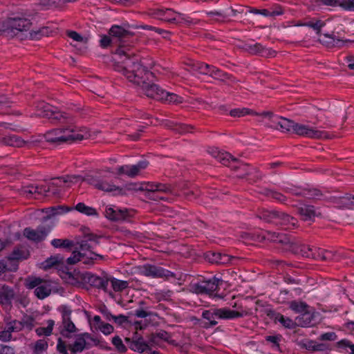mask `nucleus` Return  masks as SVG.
Here are the masks:
<instances>
[{"label":"nucleus","mask_w":354,"mask_h":354,"mask_svg":"<svg viewBox=\"0 0 354 354\" xmlns=\"http://www.w3.org/2000/svg\"><path fill=\"white\" fill-rule=\"evenodd\" d=\"M114 53L119 57L113 65L115 71L121 72L130 82L139 85L148 97L162 100L165 90L153 83L155 75L143 65L139 55L130 52L124 44H120Z\"/></svg>","instance_id":"obj_1"},{"label":"nucleus","mask_w":354,"mask_h":354,"mask_svg":"<svg viewBox=\"0 0 354 354\" xmlns=\"http://www.w3.org/2000/svg\"><path fill=\"white\" fill-rule=\"evenodd\" d=\"M100 345V347L104 348L106 351H111V348L108 346H104V343H100L98 340L94 339L88 333H84L75 336V339L73 343H71L68 340H63L61 337L58 338L57 344V350L61 354H68L67 348L72 353H80L84 349H88L93 345Z\"/></svg>","instance_id":"obj_2"},{"label":"nucleus","mask_w":354,"mask_h":354,"mask_svg":"<svg viewBox=\"0 0 354 354\" xmlns=\"http://www.w3.org/2000/svg\"><path fill=\"white\" fill-rule=\"evenodd\" d=\"M276 124L277 125L275 127H269L275 129H281L282 131H292L298 136L309 138L319 139L322 138H329L326 131H319L315 128L310 127L308 125L297 123L293 120L283 117H280L279 120L276 123Z\"/></svg>","instance_id":"obj_3"},{"label":"nucleus","mask_w":354,"mask_h":354,"mask_svg":"<svg viewBox=\"0 0 354 354\" xmlns=\"http://www.w3.org/2000/svg\"><path fill=\"white\" fill-rule=\"evenodd\" d=\"M247 314V312L245 310L236 311L228 308H212L209 310H205L202 313V317L209 321V323H205L203 327L207 328L215 326L218 324L216 319H234L243 317Z\"/></svg>","instance_id":"obj_4"},{"label":"nucleus","mask_w":354,"mask_h":354,"mask_svg":"<svg viewBox=\"0 0 354 354\" xmlns=\"http://www.w3.org/2000/svg\"><path fill=\"white\" fill-rule=\"evenodd\" d=\"M37 115L50 119L53 123H60L66 124V127L71 126L75 128L73 126L74 118L71 114L58 111L57 108L49 104L39 103L37 106Z\"/></svg>","instance_id":"obj_5"},{"label":"nucleus","mask_w":354,"mask_h":354,"mask_svg":"<svg viewBox=\"0 0 354 354\" xmlns=\"http://www.w3.org/2000/svg\"><path fill=\"white\" fill-rule=\"evenodd\" d=\"M75 128L71 126L64 127L48 131L44 135V137L46 142L59 145L63 143H71L76 140H82L83 136L80 133H75Z\"/></svg>","instance_id":"obj_6"},{"label":"nucleus","mask_w":354,"mask_h":354,"mask_svg":"<svg viewBox=\"0 0 354 354\" xmlns=\"http://www.w3.org/2000/svg\"><path fill=\"white\" fill-rule=\"evenodd\" d=\"M82 181L93 185L96 189L106 192H113V195H126V191L122 188L107 182L100 172L86 174Z\"/></svg>","instance_id":"obj_7"},{"label":"nucleus","mask_w":354,"mask_h":354,"mask_svg":"<svg viewBox=\"0 0 354 354\" xmlns=\"http://www.w3.org/2000/svg\"><path fill=\"white\" fill-rule=\"evenodd\" d=\"M258 216L260 219L268 223L276 225L286 226L287 228H289L290 226H296L297 223V219L294 217L277 210H263L259 212Z\"/></svg>","instance_id":"obj_8"},{"label":"nucleus","mask_w":354,"mask_h":354,"mask_svg":"<svg viewBox=\"0 0 354 354\" xmlns=\"http://www.w3.org/2000/svg\"><path fill=\"white\" fill-rule=\"evenodd\" d=\"M80 278L84 283L89 284L91 286L107 292V288L109 282V277L107 274L103 273L102 276H97L89 272L81 273Z\"/></svg>","instance_id":"obj_9"},{"label":"nucleus","mask_w":354,"mask_h":354,"mask_svg":"<svg viewBox=\"0 0 354 354\" xmlns=\"http://www.w3.org/2000/svg\"><path fill=\"white\" fill-rule=\"evenodd\" d=\"M223 281L216 277H213L209 279H204L192 285V289L196 294H205L211 295L214 292L216 291L220 286L222 285Z\"/></svg>","instance_id":"obj_10"},{"label":"nucleus","mask_w":354,"mask_h":354,"mask_svg":"<svg viewBox=\"0 0 354 354\" xmlns=\"http://www.w3.org/2000/svg\"><path fill=\"white\" fill-rule=\"evenodd\" d=\"M140 273L146 277L153 278L176 279V274L162 267L151 264H145L140 268Z\"/></svg>","instance_id":"obj_11"},{"label":"nucleus","mask_w":354,"mask_h":354,"mask_svg":"<svg viewBox=\"0 0 354 354\" xmlns=\"http://www.w3.org/2000/svg\"><path fill=\"white\" fill-rule=\"evenodd\" d=\"M51 229L52 226L49 225H40L36 230L26 227L24 230V236L30 241L39 243L45 239Z\"/></svg>","instance_id":"obj_12"},{"label":"nucleus","mask_w":354,"mask_h":354,"mask_svg":"<svg viewBox=\"0 0 354 354\" xmlns=\"http://www.w3.org/2000/svg\"><path fill=\"white\" fill-rule=\"evenodd\" d=\"M41 265L44 270L55 267L57 269L62 270L63 272L68 274L69 278H73L72 273L68 271V268L64 265V257L60 255L51 256L46 259Z\"/></svg>","instance_id":"obj_13"},{"label":"nucleus","mask_w":354,"mask_h":354,"mask_svg":"<svg viewBox=\"0 0 354 354\" xmlns=\"http://www.w3.org/2000/svg\"><path fill=\"white\" fill-rule=\"evenodd\" d=\"M5 22L7 30L10 29L11 31L14 30L18 32L27 31L32 25L30 19L19 17H8Z\"/></svg>","instance_id":"obj_14"},{"label":"nucleus","mask_w":354,"mask_h":354,"mask_svg":"<svg viewBox=\"0 0 354 354\" xmlns=\"http://www.w3.org/2000/svg\"><path fill=\"white\" fill-rule=\"evenodd\" d=\"M127 346L133 351L142 353L143 352L150 351V346L144 339L142 337H138V333H135L132 338L126 337L124 339Z\"/></svg>","instance_id":"obj_15"},{"label":"nucleus","mask_w":354,"mask_h":354,"mask_svg":"<svg viewBox=\"0 0 354 354\" xmlns=\"http://www.w3.org/2000/svg\"><path fill=\"white\" fill-rule=\"evenodd\" d=\"M163 21L174 24H186L190 25L194 24L192 19L187 17L184 14L177 12L171 8H165V16L163 18Z\"/></svg>","instance_id":"obj_16"},{"label":"nucleus","mask_w":354,"mask_h":354,"mask_svg":"<svg viewBox=\"0 0 354 354\" xmlns=\"http://www.w3.org/2000/svg\"><path fill=\"white\" fill-rule=\"evenodd\" d=\"M233 169H243V170H246L245 174L237 175V177L239 178L248 177L247 180L250 183H255L262 178V175L260 174L259 169L257 167H250L248 164L239 162V166H235Z\"/></svg>","instance_id":"obj_17"},{"label":"nucleus","mask_w":354,"mask_h":354,"mask_svg":"<svg viewBox=\"0 0 354 354\" xmlns=\"http://www.w3.org/2000/svg\"><path fill=\"white\" fill-rule=\"evenodd\" d=\"M148 165L149 162L146 160H140L133 165H122L118 167V174L119 175L126 174L131 178H133L138 176L141 170L146 169Z\"/></svg>","instance_id":"obj_18"},{"label":"nucleus","mask_w":354,"mask_h":354,"mask_svg":"<svg viewBox=\"0 0 354 354\" xmlns=\"http://www.w3.org/2000/svg\"><path fill=\"white\" fill-rule=\"evenodd\" d=\"M57 283L52 281L44 280L39 286L35 289L34 293L39 299H44L48 297L52 292H57Z\"/></svg>","instance_id":"obj_19"},{"label":"nucleus","mask_w":354,"mask_h":354,"mask_svg":"<svg viewBox=\"0 0 354 354\" xmlns=\"http://www.w3.org/2000/svg\"><path fill=\"white\" fill-rule=\"evenodd\" d=\"M109 33L111 37L117 38L122 44L127 42L135 35L134 32L118 25L112 26Z\"/></svg>","instance_id":"obj_20"},{"label":"nucleus","mask_w":354,"mask_h":354,"mask_svg":"<svg viewBox=\"0 0 354 354\" xmlns=\"http://www.w3.org/2000/svg\"><path fill=\"white\" fill-rule=\"evenodd\" d=\"M88 241L87 239L86 240H82L80 242L76 243L77 244H79V245H80L79 249L81 251L87 250L91 252V256L90 257L86 256L84 258L85 259L84 260L83 263L84 264H93V261L95 259H96L97 257H99L100 259H104L103 256L96 254L93 252V250L95 249V248L97 245H95L93 242L88 243Z\"/></svg>","instance_id":"obj_21"},{"label":"nucleus","mask_w":354,"mask_h":354,"mask_svg":"<svg viewBox=\"0 0 354 354\" xmlns=\"http://www.w3.org/2000/svg\"><path fill=\"white\" fill-rule=\"evenodd\" d=\"M129 211L127 209H114L113 207H107L105 210V216L112 221H120L125 220L129 216Z\"/></svg>","instance_id":"obj_22"},{"label":"nucleus","mask_w":354,"mask_h":354,"mask_svg":"<svg viewBox=\"0 0 354 354\" xmlns=\"http://www.w3.org/2000/svg\"><path fill=\"white\" fill-rule=\"evenodd\" d=\"M50 192V188L46 189V186H39L34 185H29L28 186L23 187L19 190V194L21 196L30 198L34 194L47 195V193Z\"/></svg>","instance_id":"obj_23"},{"label":"nucleus","mask_w":354,"mask_h":354,"mask_svg":"<svg viewBox=\"0 0 354 354\" xmlns=\"http://www.w3.org/2000/svg\"><path fill=\"white\" fill-rule=\"evenodd\" d=\"M266 315L270 319H274L275 322L278 321L287 328L292 329L295 328V326H297L296 321L293 322L289 317H285L279 313H277L272 309L267 310Z\"/></svg>","instance_id":"obj_24"},{"label":"nucleus","mask_w":354,"mask_h":354,"mask_svg":"<svg viewBox=\"0 0 354 354\" xmlns=\"http://www.w3.org/2000/svg\"><path fill=\"white\" fill-rule=\"evenodd\" d=\"M59 310L62 312L63 330H66L68 332H75L77 328L70 317L72 313L70 308L63 305L59 308Z\"/></svg>","instance_id":"obj_25"},{"label":"nucleus","mask_w":354,"mask_h":354,"mask_svg":"<svg viewBox=\"0 0 354 354\" xmlns=\"http://www.w3.org/2000/svg\"><path fill=\"white\" fill-rule=\"evenodd\" d=\"M291 252L295 254L301 255L304 257L317 259L314 250L312 248H310L308 245L303 244L297 240Z\"/></svg>","instance_id":"obj_26"},{"label":"nucleus","mask_w":354,"mask_h":354,"mask_svg":"<svg viewBox=\"0 0 354 354\" xmlns=\"http://www.w3.org/2000/svg\"><path fill=\"white\" fill-rule=\"evenodd\" d=\"M249 48V53L252 55H258L261 57H274L276 55L277 52L272 48H268L263 46L260 43H256L254 44H251L250 46H248Z\"/></svg>","instance_id":"obj_27"},{"label":"nucleus","mask_w":354,"mask_h":354,"mask_svg":"<svg viewBox=\"0 0 354 354\" xmlns=\"http://www.w3.org/2000/svg\"><path fill=\"white\" fill-rule=\"evenodd\" d=\"M30 257L29 250L24 245L16 246L8 257V261H19L27 259Z\"/></svg>","instance_id":"obj_28"},{"label":"nucleus","mask_w":354,"mask_h":354,"mask_svg":"<svg viewBox=\"0 0 354 354\" xmlns=\"http://www.w3.org/2000/svg\"><path fill=\"white\" fill-rule=\"evenodd\" d=\"M15 291L13 288L7 286L3 285L0 287V304L2 305H11L12 300L15 297Z\"/></svg>","instance_id":"obj_29"},{"label":"nucleus","mask_w":354,"mask_h":354,"mask_svg":"<svg viewBox=\"0 0 354 354\" xmlns=\"http://www.w3.org/2000/svg\"><path fill=\"white\" fill-rule=\"evenodd\" d=\"M301 218L305 221H313L317 214L313 205H304L297 209Z\"/></svg>","instance_id":"obj_30"},{"label":"nucleus","mask_w":354,"mask_h":354,"mask_svg":"<svg viewBox=\"0 0 354 354\" xmlns=\"http://www.w3.org/2000/svg\"><path fill=\"white\" fill-rule=\"evenodd\" d=\"M315 315L308 311V309L296 317L297 326L308 327L314 324Z\"/></svg>","instance_id":"obj_31"},{"label":"nucleus","mask_w":354,"mask_h":354,"mask_svg":"<svg viewBox=\"0 0 354 354\" xmlns=\"http://www.w3.org/2000/svg\"><path fill=\"white\" fill-rule=\"evenodd\" d=\"M50 243L55 248L64 249L68 252L72 251L76 245L73 241L68 239H54Z\"/></svg>","instance_id":"obj_32"},{"label":"nucleus","mask_w":354,"mask_h":354,"mask_svg":"<svg viewBox=\"0 0 354 354\" xmlns=\"http://www.w3.org/2000/svg\"><path fill=\"white\" fill-rule=\"evenodd\" d=\"M0 143L14 147H21L26 144V142L19 136L11 135L0 138Z\"/></svg>","instance_id":"obj_33"},{"label":"nucleus","mask_w":354,"mask_h":354,"mask_svg":"<svg viewBox=\"0 0 354 354\" xmlns=\"http://www.w3.org/2000/svg\"><path fill=\"white\" fill-rule=\"evenodd\" d=\"M72 209L73 208H69L65 205H58L47 208L46 212L48 214V215L43 217V221H46L47 220L50 219L52 216L64 214Z\"/></svg>","instance_id":"obj_34"},{"label":"nucleus","mask_w":354,"mask_h":354,"mask_svg":"<svg viewBox=\"0 0 354 354\" xmlns=\"http://www.w3.org/2000/svg\"><path fill=\"white\" fill-rule=\"evenodd\" d=\"M276 241L277 243H280L283 246V250L291 252L295 244L296 239L295 237L281 233L279 239H276Z\"/></svg>","instance_id":"obj_35"},{"label":"nucleus","mask_w":354,"mask_h":354,"mask_svg":"<svg viewBox=\"0 0 354 354\" xmlns=\"http://www.w3.org/2000/svg\"><path fill=\"white\" fill-rule=\"evenodd\" d=\"M324 199L333 203L335 207L339 209H348V194L340 197L331 196L330 198H325Z\"/></svg>","instance_id":"obj_36"},{"label":"nucleus","mask_w":354,"mask_h":354,"mask_svg":"<svg viewBox=\"0 0 354 354\" xmlns=\"http://www.w3.org/2000/svg\"><path fill=\"white\" fill-rule=\"evenodd\" d=\"M284 13V9L282 6L275 4L268 9H261L260 15L265 17H276L277 16L282 15Z\"/></svg>","instance_id":"obj_37"},{"label":"nucleus","mask_w":354,"mask_h":354,"mask_svg":"<svg viewBox=\"0 0 354 354\" xmlns=\"http://www.w3.org/2000/svg\"><path fill=\"white\" fill-rule=\"evenodd\" d=\"M144 183V187L146 189H144V191L146 192V196L151 200L153 201H158V198L159 197L157 194V187L156 185L157 183Z\"/></svg>","instance_id":"obj_38"},{"label":"nucleus","mask_w":354,"mask_h":354,"mask_svg":"<svg viewBox=\"0 0 354 354\" xmlns=\"http://www.w3.org/2000/svg\"><path fill=\"white\" fill-rule=\"evenodd\" d=\"M302 196L310 199H322L326 198L323 192L316 188L303 189Z\"/></svg>","instance_id":"obj_39"},{"label":"nucleus","mask_w":354,"mask_h":354,"mask_svg":"<svg viewBox=\"0 0 354 354\" xmlns=\"http://www.w3.org/2000/svg\"><path fill=\"white\" fill-rule=\"evenodd\" d=\"M74 209L82 214H86V216H98L96 209L87 206L84 203H77Z\"/></svg>","instance_id":"obj_40"},{"label":"nucleus","mask_w":354,"mask_h":354,"mask_svg":"<svg viewBox=\"0 0 354 354\" xmlns=\"http://www.w3.org/2000/svg\"><path fill=\"white\" fill-rule=\"evenodd\" d=\"M109 282L115 292H122L129 286L127 281L120 280L112 277H109Z\"/></svg>","instance_id":"obj_41"},{"label":"nucleus","mask_w":354,"mask_h":354,"mask_svg":"<svg viewBox=\"0 0 354 354\" xmlns=\"http://www.w3.org/2000/svg\"><path fill=\"white\" fill-rule=\"evenodd\" d=\"M176 184L157 183V194L160 193L175 194Z\"/></svg>","instance_id":"obj_42"},{"label":"nucleus","mask_w":354,"mask_h":354,"mask_svg":"<svg viewBox=\"0 0 354 354\" xmlns=\"http://www.w3.org/2000/svg\"><path fill=\"white\" fill-rule=\"evenodd\" d=\"M263 194L268 197L278 201L279 202L284 204L287 203L288 198L280 192L270 189H265Z\"/></svg>","instance_id":"obj_43"},{"label":"nucleus","mask_w":354,"mask_h":354,"mask_svg":"<svg viewBox=\"0 0 354 354\" xmlns=\"http://www.w3.org/2000/svg\"><path fill=\"white\" fill-rule=\"evenodd\" d=\"M77 249V248H75V250L72 252V256L66 259L67 264L75 265L80 261H84L85 259L84 258L86 257V254L82 252L81 251H78Z\"/></svg>","instance_id":"obj_44"},{"label":"nucleus","mask_w":354,"mask_h":354,"mask_svg":"<svg viewBox=\"0 0 354 354\" xmlns=\"http://www.w3.org/2000/svg\"><path fill=\"white\" fill-rule=\"evenodd\" d=\"M162 95V101L167 102L168 103L180 104L183 101V98L182 97L173 93H169L166 91H164V94Z\"/></svg>","instance_id":"obj_45"},{"label":"nucleus","mask_w":354,"mask_h":354,"mask_svg":"<svg viewBox=\"0 0 354 354\" xmlns=\"http://www.w3.org/2000/svg\"><path fill=\"white\" fill-rule=\"evenodd\" d=\"M221 254L218 252L207 251L204 254V257L209 263L219 265Z\"/></svg>","instance_id":"obj_46"},{"label":"nucleus","mask_w":354,"mask_h":354,"mask_svg":"<svg viewBox=\"0 0 354 354\" xmlns=\"http://www.w3.org/2000/svg\"><path fill=\"white\" fill-rule=\"evenodd\" d=\"M47 327H39L36 329V333L39 336H49L52 334L55 322L53 319H49L47 322Z\"/></svg>","instance_id":"obj_47"},{"label":"nucleus","mask_w":354,"mask_h":354,"mask_svg":"<svg viewBox=\"0 0 354 354\" xmlns=\"http://www.w3.org/2000/svg\"><path fill=\"white\" fill-rule=\"evenodd\" d=\"M230 114L232 117H241L245 115H258V113L247 109V108H243V109H232L230 112Z\"/></svg>","instance_id":"obj_48"},{"label":"nucleus","mask_w":354,"mask_h":354,"mask_svg":"<svg viewBox=\"0 0 354 354\" xmlns=\"http://www.w3.org/2000/svg\"><path fill=\"white\" fill-rule=\"evenodd\" d=\"M43 281L44 279H41L40 277H28L25 280V286L28 289H35L37 287L39 286Z\"/></svg>","instance_id":"obj_49"},{"label":"nucleus","mask_w":354,"mask_h":354,"mask_svg":"<svg viewBox=\"0 0 354 354\" xmlns=\"http://www.w3.org/2000/svg\"><path fill=\"white\" fill-rule=\"evenodd\" d=\"M308 308V306L303 301H292L290 304V308L295 313H303Z\"/></svg>","instance_id":"obj_50"},{"label":"nucleus","mask_w":354,"mask_h":354,"mask_svg":"<svg viewBox=\"0 0 354 354\" xmlns=\"http://www.w3.org/2000/svg\"><path fill=\"white\" fill-rule=\"evenodd\" d=\"M214 66L202 62L198 63L194 66L196 71H198L201 74L208 75L209 76L212 75V71L213 70Z\"/></svg>","instance_id":"obj_51"},{"label":"nucleus","mask_w":354,"mask_h":354,"mask_svg":"<svg viewBox=\"0 0 354 354\" xmlns=\"http://www.w3.org/2000/svg\"><path fill=\"white\" fill-rule=\"evenodd\" d=\"M304 25L305 26H308L309 28H313L314 30L316 31L317 35H321L322 28L324 27L326 25V24L324 21L322 20H316L315 21H307Z\"/></svg>","instance_id":"obj_52"},{"label":"nucleus","mask_w":354,"mask_h":354,"mask_svg":"<svg viewBox=\"0 0 354 354\" xmlns=\"http://www.w3.org/2000/svg\"><path fill=\"white\" fill-rule=\"evenodd\" d=\"M76 0H39V4L47 8H51L57 7L61 3L74 2Z\"/></svg>","instance_id":"obj_53"},{"label":"nucleus","mask_w":354,"mask_h":354,"mask_svg":"<svg viewBox=\"0 0 354 354\" xmlns=\"http://www.w3.org/2000/svg\"><path fill=\"white\" fill-rule=\"evenodd\" d=\"M336 346L342 350H339V352H343L344 350L347 351V348H349L351 351L350 354H354V344L346 339H342L336 343Z\"/></svg>","instance_id":"obj_54"},{"label":"nucleus","mask_w":354,"mask_h":354,"mask_svg":"<svg viewBox=\"0 0 354 354\" xmlns=\"http://www.w3.org/2000/svg\"><path fill=\"white\" fill-rule=\"evenodd\" d=\"M211 77L215 80H219L221 82H225L227 80V78L230 77V74H228L225 72H223L221 70L214 66L213 70L212 71Z\"/></svg>","instance_id":"obj_55"},{"label":"nucleus","mask_w":354,"mask_h":354,"mask_svg":"<svg viewBox=\"0 0 354 354\" xmlns=\"http://www.w3.org/2000/svg\"><path fill=\"white\" fill-rule=\"evenodd\" d=\"M323 39H319V41L321 44L326 46L327 48H332L335 47V35L333 34H324Z\"/></svg>","instance_id":"obj_56"},{"label":"nucleus","mask_w":354,"mask_h":354,"mask_svg":"<svg viewBox=\"0 0 354 354\" xmlns=\"http://www.w3.org/2000/svg\"><path fill=\"white\" fill-rule=\"evenodd\" d=\"M18 269V264L13 265L12 268H8V265L3 260H0V281L3 280L5 274L8 271L15 272Z\"/></svg>","instance_id":"obj_57"},{"label":"nucleus","mask_w":354,"mask_h":354,"mask_svg":"<svg viewBox=\"0 0 354 354\" xmlns=\"http://www.w3.org/2000/svg\"><path fill=\"white\" fill-rule=\"evenodd\" d=\"M281 335H269L266 337V340L272 344V347L275 348L277 351L282 352L279 346V341L281 340Z\"/></svg>","instance_id":"obj_58"},{"label":"nucleus","mask_w":354,"mask_h":354,"mask_svg":"<svg viewBox=\"0 0 354 354\" xmlns=\"http://www.w3.org/2000/svg\"><path fill=\"white\" fill-rule=\"evenodd\" d=\"M82 231L84 234V238L88 239V241L93 242L95 245L99 244V239L100 238V236L91 233L89 228L86 227H82Z\"/></svg>","instance_id":"obj_59"},{"label":"nucleus","mask_w":354,"mask_h":354,"mask_svg":"<svg viewBox=\"0 0 354 354\" xmlns=\"http://www.w3.org/2000/svg\"><path fill=\"white\" fill-rule=\"evenodd\" d=\"M112 343L120 353H125L127 351V345H124L119 336H115L112 339Z\"/></svg>","instance_id":"obj_60"},{"label":"nucleus","mask_w":354,"mask_h":354,"mask_svg":"<svg viewBox=\"0 0 354 354\" xmlns=\"http://www.w3.org/2000/svg\"><path fill=\"white\" fill-rule=\"evenodd\" d=\"M241 238L244 241H262L266 239L265 236L254 235L248 232H242L240 235Z\"/></svg>","instance_id":"obj_61"},{"label":"nucleus","mask_w":354,"mask_h":354,"mask_svg":"<svg viewBox=\"0 0 354 354\" xmlns=\"http://www.w3.org/2000/svg\"><path fill=\"white\" fill-rule=\"evenodd\" d=\"M66 35L76 41L86 43L88 41L87 38H84L80 34L74 30H67L66 32Z\"/></svg>","instance_id":"obj_62"},{"label":"nucleus","mask_w":354,"mask_h":354,"mask_svg":"<svg viewBox=\"0 0 354 354\" xmlns=\"http://www.w3.org/2000/svg\"><path fill=\"white\" fill-rule=\"evenodd\" d=\"M180 189L182 191L183 196L187 200L196 198L198 196V194L195 192L194 190H189L187 188L186 185H183V186L180 187Z\"/></svg>","instance_id":"obj_63"},{"label":"nucleus","mask_w":354,"mask_h":354,"mask_svg":"<svg viewBox=\"0 0 354 354\" xmlns=\"http://www.w3.org/2000/svg\"><path fill=\"white\" fill-rule=\"evenodd\" d=\"M194 129V126L192 125L185 124H178L175 126L174 130L178 133H185L191 132V130Z\"/></svg>","instance_id":"obj_64"}]
</instances>
